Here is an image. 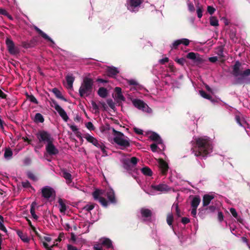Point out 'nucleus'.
Listing matches in <instances>:
<instances>
[{
    "instance_id": "1",
    "label": "nucleus",
    "mask_w": 250,
    "mask_h": 250,
    "mask_svg": "<svg viewBox=\"0 0 250 250\" xmlns=\"http://www.w3.org/2000/svg\"><path fill=\"white\" fill-rule=\"evenodd\" d=\"M36 136L38 140V145L35 146V149L41 148L43 144H46L45 150L49 155H56L59 153L58 149L53 144L54 139L50 133L42 130L38 131L36 134Z\"/></svg>"
},
{
    "instance_id": "2",
    "label": "nucleus",
    "mask_w": 250,
    "mask_h": 250,
    "mask_svg": "<svg viewBox=\"0 0 250 250\" xmlns=\"http://www.w3.org/2000/svg\"><path fill=\"white\" fill-rule=\"evenodd\" d=\"M212 145L208 138L199 137L195 139V145L192 148V152L197 157H206L212 151Z\"/></svg>"
},
{
    "instance_id": "3",
    "label": "nucleus",
    "mask_w": 250,
    "mask_h": 250,
    "mask_svg": "<svg viewBox=\"0 0 250 250\" xmlns=\"http://www.w3.org/2000/svg\"><path fill=\"white\" fill-rule=\"evenodd\" d=\"M244 65L239 61H237L235 62L234 64L232 66L231 74L234 77L237 78L236 80V84H243L245 77L250 75V69H245L244 68Z\"/></svg>"
},
{
    "instance_id": "4",
    "label": "nucleus",
    "mask_w": 250,
    "mask_h": 250,
    "mask_svg": "<svg viewBox=\"0 0 250 250\" xmlns=\"http://www.w3.org/2000/svg\"><path fill=\"white\" fill-rule=\"evenodd\" d=\"M105 129L108 130H112L113 134L114 136L113 141L115 143L121 147V149H124L130 146V140L124 133L115 130L113 127H111L108 124L106 125Z\"/></svg>"
},
{
    "instance_id": "5",
    "label": "nucleus",
    "mask_w": 250,
    "mask_h": 250,
    "mask_svg": "<svg viewBox=\"0 0 250 250\" xmlns=\"http://www.w3.org/2000/svg\"><path fill=\"white\" fill-rule=\"evenodd\" d=\"M94 82L91 78L84 77L79 88V92L81 97L89 96L93 90Z\"/></svg>"
},
{
    "instance_id": "6",
    "label": "nucleus",
    "mask_w": 250,
    "mask_h": 250,
    "mask_svg": "<svg viewBox=\"0 0 250 250\" xmlns=\"http://www.w3.org/2000/svg\"><path fill=\"white\" fill-rule=\"evenodd\" d=\"M5 44L10 54L15 55L19 53L20 50L19 48L15 45L14 42L10 37L6 38Z\"/></svg>"
},
{
    "instance_id": "7",
    "label": "nucleus",
    "mask_w": 250,
    "mask_h": 250,
    "mask_svg": "<svg viewBox=\"0 0 250 250\" xmlns=\"http://www.w3.org/2000/svg\"><path fill=\"white\" fill-rule=\"evenodd\" d=\"M52 103L53 105L51 106L55 109L64 121L67 122L69 119V117L64 110L59 105L55 100H52Z\"/></svg>"
},
{
    "instance_id": "8",
    "label": "nucleus",
    "mask_w": 250,
    "mask_h": 250,
    "mask_svg": "<svg viewBox=\"0 0 250 250\" xmlns=\"http://www.w3.org/2000/svg\"><path fill=\"white\" fill-rule=\"evenodd\" d=\"M102 194L101 190L96 189L92 192V196L95 200H98L101 204L104 207H107L108 206L107 201L103 197L100 196Z\"/></svg>"
},
{
    "instance_id": "9",
    "label": "nucleus",
    "mask_w": 250,
    "mask_h": 250,
    "mask_svg": "<svg viewBox=\"0 0 250 250\" xmlns=\"http://www.w3.org/2000/svg\"><path fill=\"white\" fill-rule=\"evenodd\" d=\"M42 194L44 198L49 199L52 196H55L56 192L53 188L46 186L42 188Z\"/></svg>"
},
{
    "instance_id": "10",
    "label": "nucleus",
    "mask_w": 250,
    "mask_h": 250,
    "mask_svg": "<svg viewBox=\"0 0 250 250\" xmlns=\"http://www.w3.org/2000/svg\"><path fill=\"white\" fill-rule=\"evenodd\" d=\"M216 209V208L215 206L211 205L209 206H207L204 208L202 207L199 209V214L203 216L204 215H208L210 213L214 212Z\"/></svg>"
},
{
    "instance_id": "11",
    "label": "nucleus",
    "mask_w": 250,
    "mask_h": 250,
    "mask_svg": "<svg viewBox=\"0 0 250 250\" xmlns=\"http://www.w3.org/2000/svg\"><path fill=\"white\" fill-rule=\"evenodd\" d=\"M188 59L192 60L194 62L199 64L204 62V60L200 57L199 54L194 52H189L187 55Z\"/></svg>"
},
{
    "instance_id": "12",
    "label": "nucleus",
    "mask_w": 250,
    "mask_h": 250,
    "mask_svg": "<svg viewBox=\"0 0 250 250\" xmlns=\"http://www.w3.org/2000/svg\"><path fill=\"white\" fill-rule=\"evenodd\" d=\"M132 102L135 107L143 111H146L148 107L145 102L140 99H133L132 100Z\"/></svg>"
},
{
    "instance_id": "13",
    "label": "nucleus",
    "mask_w": 250,
    "mask_h": 250,
    "mask_svg": "<svg viewBox=\"0 0 250 250\" xmlns=\"http://www.w3.org/2000/svg\"><path fill=\"white\" fill-rule=\"evenodd\" d=\"M38 43V40L36 37L33 38L29 41L21 42V46L25 49L31 48L35 47Z\"/></svg>"
},
{
    "instance_id": "14",
    "label": "nucleus",
    "mask_w": 250,
    "mask_h": 250,
    "mask_svg": "<svg viewBox=\"0 0 250 250\" xmlns=\"http://www.w3.org/2000/svg\"><path fill=\"white\" fill-rule=\"evenodd\" d=\"M144 0H129L127 9L131 12H135V9L143 3Z\"/></svg>"
},
{
    "instance_id": "15",
    "label": "nucleus",
    "mask_w": 250,
    "mask_h": 250,
    "mask_svg": "<svg viewBox=\"0 0 250 250\" xmlns=\"http://www.w3.org/2000/svg\"><path fill=\"white\" fill-rule=\"evenodd\" d=\"M151 188L154 190L161 192H168L171 190V188L165 184H160L158 185H152Z\"/></svg>"
},
{
    "instance_id": "16",
    "label": "nucleus",
    "mask_w": 250,
    "mask_h": 250,
    "mask_svg": "<svg viewBox=\"0 0 250 250\" xmlns=\"http://www.w3.org/2000/svg\"><path fill=\"white\" fill-rule=\"evenodd\" d=\"M84 138L90 143H91L97 147L101 146L100 145L103 143L102 142L98 141L96 138L87 133L84 135Z\"/></svg>"
},
{
    "instance_id": "17",
    "label": "nucleus",
    "mask_w": 250,
    "mask_h": 250,
    "mask_svg": "<svg viewBox=\"0 0 250 250\" xmlns=\"http://www.w3.org/2000/svg\"><path fill=\"white\" fill-rule=\"evenodd\" d=\"M158 164L161 173L163 175H166L168 169V166L167 163L163 159H159L158 161Z\"/></svg>"
},
{
    "instance_id": "18",
    "label": "nucleus",
    "mask_w": 250,
    "mask_h": 250,
    "mask_svg": "<svg viewBox=\"0 0 250 250\" xmlns=\"http://www.w3.org/2000/svg\"><path fill=\"white\" fill-rule=\"evenodd\" d=\"M214 198V195L213 194H206L203 197V207L205 208L209 205L211 200Z\"/></svg>"
},
{
    "instance_id": "19",
    "label": "nucleus",
    "mask_w": 250,
    "mask_h": 250,
    "mask_svg": "<svg viewBox=\"0 0 250 250\" xmlns=\"http://www.w3.org/2000/svg\"><path fill=\"white\" fill-rule=\"evenodd\" d=\"M115 92V97L117 99V102H119V101H125V98L122 93V89L120 87H116L114 89Z\"/></svg>"
},
{
    "instance_id": "20",
    "label": "nucleus",
    "mask_w": 250,
    "mask_h": 250,
    "mask_svg": "<svg viewBox=\"0 0 250 250\" xmlns=\"http://www.w3.org/2000/svg\"><path fill=\"white\" fill-rule=\"evenodd\" d=\"M34 29L35 31L40 35L41 36L44 40L50 42L53 44H54V42L45 33H44L42 30L39 28L37 26H34Z\"/></svg>"
},
{
    "instance_id": "21",
    "label": "nucleus",
    "mask_w": 250,
    "mask_h": 250,
    "mask_svg": "<svg viewBox=\"0 0 250 250\" xmlns=\"http://www.w3.org/2000/svg\"><path fill=\"white\" fill-rule=\"evenodd\" d=\"M106 195L110 203L113 204L116 203L115 192L112 189L110 188L107 190Z\"/></svg>"
},
{
    "instance_id": "22",
    "label": "nucleus",
    "mask_w": 250,
    "mask_h": 250,
    "mask_svg": "<svg viewBox=\"0 0 250 250\" xmlns=\"http://www.w3.org/2000/svg\"><path fill=\"white\" fill-rule=\"evenodd\" d=\"M61 175L66 180L67 184H70L72 182V175L70 173L67 172L66 169H63L61 170Z\"/></svg>"
},
{
    "instance_id": "23",
    "label": "nucleus",
    "mask_w": 250,
    "mask_h": 250,
    "mask_svg": "<svg viewBox=\"0 0 250 250\" xmlns=\"http://www.w3.org/2000/svg\"><path fill=\"white\" fill-rule=\"evenodd\" d=\"M119 72L118 69L115 67H108L106 71L107 75L110 77H114Z\"/></svg>"
},
{
    "instance_id": "24",
    "label": "nucleus",
    "mask_w": 250,
    "mask_h": 250,
    "mask_svg": "<svg viewBox=\"0 0 250 250\" xmlns=\"http://www.w3.org/2000/svg\"><path fill=\"white\" fill-rule=\"evenodd\" d=\"M149 138L154 142H157L158 144H162V140L160 136L156 132H153L149 136Z\"/></svg>"
},
{
    "instance_id": "25",
    "label": "nucleus",
    "mask_w": 250,
    "mask_h": 250,
    "mask_svg": "<svg viewBox=\"0 0 250 250\" xmlns=\"http://www.w3.org/2000/svg\"><path fill=\"white\" fill-rule=\"evenodd\" d=\"M201 202L200 198L199 196H195L191 202L192 208H197Z\"/></svg>"
},
{
    "instance_id": "26",
    "label": "nucleus",
    "mask_w": 250,
    "mask_h": 250,
    "mask_svg": "<svg viewBox=\"0 0 250 250\" xmlns=\"http://www.w3.org/2000/svg\"><path fill=\"white\" fill-rule=\"evenodd\" d=\"M52 92L55 94L56 97L64 101H66V99L62 95L61 91L57 88H54L52 89Z\"/></svg>"
},
{
    "instance_id": "27",
    "label": "nucleus",
    "mask_w": 250,
    "mask_h": 250,
    "mask_svg": "<svg viewBox=\"0 0 250 250\" xmlns=\"http://www.w3.org/2000/svg\"><path fill=\"white\" fill-rule=\"evenodd\" d=\"M97 93L101 98H105L108 94L107 90L103 87H100L98 90Z\"/></svg>"
},
{
    "instance_id": "28",
    "label": "nucleus",
    "mask_w": 250,
    "mask_h": 250,
    "mask_svg": "<svg viewBox=\"0 0 250 250\" xmlns=\"http://www.w3.org/2000/svg\"><path fill=\"white\" fill-rule=\"evenodd\" d=\"M75 78L72 75H67L66 76V81L68 85V88L72 89L73 88V83Z\"/></svg>"
},
{
    "instance_id": "29",
    "label": "nucleus",
    "mask_w": 250,
    "mask_h": 250,
    "mask_svg": "<svg viewBox=\"0 0 250 250\" xmlns=\"http://www.w3.org/2000/svg\"><path fill=\"white\" fill-rule=\"evenodd\" d=\"M141 213L142 216L145 218L150 217L152 216L151 211L147 208H142Z\"/></svg>"
},
{
    "instance_id": "30",
    "label": "nucleus",
    "mask_w": 250,
    "mask_h": 250,
    "mask_svg": "<svg viewBox=\"0 0 250 250\" xmlns=\"http://www.w3.org/2000/svg\"><path fill=\"white\" fill-rule=\"evenodd\" d=\"M58 203L59 204L60 207V211L61 213H65L67 208L65 204L63 202L62 199L60 198L58 200Z\"/></svg>"
},
{
    "instance_id": "31",
    "label": "nucleus",
    "mask_w": 250,
    "mask_h": 250,
    "mask_svg": "<svg viewBox=\"0 0 250 250\" xmlns=\"http://www.w3.org/2000/svg\"><path fill=\"white\" fill-rule=\"evenodd\" d=\"M17 234L23 242L25 243H28L29 242L30 239L26 234H24L22 231H18Z\"/></svg>"
},
{
    "instance_id": "32",
    "label": "nucleus",
    "mask_w": 250,
    "mask_h": 250,
    "mask_svg": "<svg viewBox=\"0 0 250 250\" xmlns=\"http://www.w3.org/2000/svg\"><path fill=\"white\" fill-rule=\"evenodd\" d=\"M44 118H43V116L41 113H37L36 114L34 119V121L35 123H42L44 122Z\"/></svg>"
},
{
    "instance_id": "33",
    "label": "nucleus",
    "mask_w": 250,
    "mask_h": 250,
    "mask_svg": "<svg viewBox=\"0 0 250 250\" xmlns=\"http://www.w3.org/2000/svg\"><path fill=\"white\" fill-rule=\"evenodd\" d=\"M36 205V202H33L31 205V208H30V213L32 215V216L33 218L37 220L38 219V216L35 213V206Z\"/></svg>"
},
{
    "instance_id": "34",
    "label": "nucleus",
    "mask_w": 250,
    "mask_h": 250,
    "mask_svg": "<svg viewBox=\"0 0 250 250\" xmlns=\"http://www.w3.org/2000/svg\"><path fill=\"white\" fill-rule=\"evenodd\" d=\"M141 171L145 175L148 176H151L152 175V170L147 167H143L141 169Z\"/></svg>"
},
{
    "instance_id": "35",
    "label": "nucleus",
    "mask_w": 250,
    "mask_h": 250,
    "mask_svg": "<svg viewBox=\"0 0 250 250\" xmlns=\"http://www.w3.org/2000/svg\"><path fill=\"white\" fill-rule=\"evenodd\" d=\"M199 93L202 97L213 102V100H212V97L210 95L207 94L205 91L201 90L199 91Z\"/></svg>"
},
{
    "instance_id": "36",
    "label": "nucleus",
    "mask_w": 250,
    "mask_h": 250,
    "mask_svg": "<svg viewBox=\"0 0 250 250\" xmlns=\"http://www.w3.org/2000/svg\"><path fill=\"white\" fill-rule=\"evenodd\" d=\"M102 245L106 246L108 248L112 247V241L108 238H105L102 242Z\"/></svg>"
},
{
    "instance_id": "37",
    "label": "nucleus",
    "mask_w": 250,
    "mask_h": 250,
    "mask_svg": "<svg viewBox=\"0 0 250 250\" xmlns=\"http://www.w3.org/2000/svg\"><path fill=\"white\" fill-rule=\"evenodd\" d=\"M27 99L31 102L35 104H38L39 102L36 98L33 95H29L27 93L26 94Z\"/></svg>"
},
{
    "instance_id": "38",
    "label": "nucleus",
    "mask_w": 250,
    "mask_h": 250,
    "mask_svg": "<svg viewBox=\"0 0 250 250\" xmlns=\"http://www.w3.org/2000/svg\"><path fill=\"white\" fill-rule=\"evenodd\" d=\"M210 24L213 26H217L219 25L218 21L216 17H211L209 19Z\"/></svg>"
},
{
    "instance_id": "39",
    "label": "nucleus",
    "mask_w": 250,
    "mask_h": 250,
    "mask_svg": "<svg viewBox=\"0 0 250 250\" xmlns=\"http://www.w3.org/2000/svg\"><path fill=\"white\" fill-rule=\"evenodd\" d=\"M173 221V215L171 213H169L167 214V224L170 227H173L172 226V223Z\"/></svg>"
},
{
    "instance_id": "40",
    "label": "nucleus",
    "mask_w": 250,
    "mask_h": 250,
    "mask_svg": "<svg viewBox=\"0 0 250 250\" xmlns=\"http://www.w3.org/2000/svg\"><path fill=\"white\" fill-rule=\"evenodd\" d=\"M199 3H198L197 5H196V7H197L196 12H197L198 18L200 19L202 18V17L203 16L202 13L203 11V9L202 6H199Z\"/></svg>"
},
{
    "instance_id": "41",
    "label": "nucleus",
    "mask_w": 250,
    "mask_h": 250,
    "mask_svg": "<svg viewBox=\"0 0 250 250\" xmlns=\"http://www.w3.org/2000/svg\"><path fill=\"white\" fill-rule=\"evenodd\" d=\"M224 47L222 46H218L216 48V54L221 58L224 57Z\"/></svg>"
},
{
    "instance_id": "42",
    "label": "nucleus",
    "mask_w": 250,
    "mask_h": 250,
    "mask_svg": "<svg viewBox=\"0 0 250 250\" xmlns=\"http://www.w3.org/2000/svg\"><path fill=\"white\" fill-rule=\"evenodd\" d=\"M13 155V152L11 149L9 148H6L4 154V157L5 158L7 159L9 158L12 157Z\"/></svg>"
},
{
    "instance_id": "43",
    "label": "nucleus",
    "mask_w": 250,
    "mask_h": 250,
    "mask_svg": "<svg viewBox=\"0 0 250 250\" xmlns=\"http://www.w3.org/2000/svg\"><path fill=\"white\" fill-rule=\"evenodd\" d=\"M27 177L32 180L33 181H37L38 180V178L37 176L31 171H28L27 172Z\"/></svg>"
},
{
    "instance_id": "44",
    "label": "nucleus",
    "mask_w": 250,
    "mask_h": 250,
    "mask_svg": "<svg viewBox=\"0 0 250 250\" xmlns=\"http://www.w3.org/2000/svg\"><path fill=\"white\" fill-rule=\"evenodd\" d=\"M94 207L95 204H91L90 205L87 204L83 207V209L87 212H90L94 208Z\"/></svg>"
},
{
    "instance_id": "45",
    "label": "nucleus",
    "mask_w": 250,
    "mask_h": 250,
    "mask_svg": "<svg viewBox=\"0 0 250 250\" xmlns=\"http://www.w3.org/2000/svg\"><path fill=\"white\" fill-rule=\"evenodd\" d=\"M173 207H175L176 214L177 217H180L181 216V214L180 209L179 208L178 203L175 202L173 205Z\"/></svg>"
},
{
    "instance_id": "46",
    "label": "nucleus",
    "mask_w": 250,
    "mask_h": 250,
    "mask_svg": "<svg viewBox=\"0 0 250 250\" xmlns=\"http://www.w3.org/2000/svg\"><path fill=\"white\" fill-rule=\"evenodd\" d=\"M123 164L125 168L126 169H130L131 167V164L129 161V159H125L124 160Z\"/></svg>"
},
{
    "instance_id": "47",
    "label": "nucleus",
    "mask_w": 250,
    "mask_h": 250,
    "mask_svg": "<svg viewBox=\"0 0 250 250\" xmlns=\"http://www.w3.org/2000/svg\"><path fill=\"white\" fill-rule=\"evenodd\" d=\"M138 160V159L136 157H132L130 159H129V161L130 164L132 165V167H134L137 165Z\"/></svg>"
},
{
    "instance_id": "48",
    "label": "nucleus",
    "mask_w": 250,
    "mask_h": 250,
    "mask_svg": "<svg viewBox=\"0 0 250 250\" xmlns=\"http://www.w3.org/2000/svg\"><path fill=\"white\" fill-rule=\"evenodd\" d=\"M21 184H22V186L23 188H31L33 189H34V188L31 186L30 183H29V182L27 180L25 181H24V182H22L21 183Z\"/></svg>"
},
{
    "instance_id": "49",
    "label": "nucleus",
    "mask_w": 250,
    "mask_h": 250,
    "mask_svg": "<svg viewBox=\"0 0 250 250\" xmlns=\"http://www.w3.org/2000/svg\"><path fill=\"white\" fill-rule=\"evenodd\" d=\"M180 44H183L185 46H188L189 44L190 41L186 38L180 39Z\"/></svg>"
},
{
    "instance_id": "50",
    "label": "nucleus",
    "mask_w": 250,
    "mask_h": 250,
    "mask_svg": "<svg viewBox=\"0 0 250 250\" xmlns=\"http://www.w3.org/2000/svg\"><path fill=\"white\" fill-rule=\"evenodd\" d=\"M175 61L179 64L183 66L185 62H186V60L185 59L183 58H181L180 59H176Z\"/></svg>"
},
{
    "instance_id": "51",
    "label": "nucleus",
    "mask_w": 250,
    "mask_h": 250,
    "mask_svg": "<svg viewBox=\"0 0 250 250\" xmlns=\"http://www.w3.org/2000/svg\"><path fill=\"white\" fill-rule=\"evenodd\" d=\"M107 103L109 106L112 109H114V108L115 107V104L113 102V100L111 99H107Z\"/></svg>"
},
{
    "instance_id": "52",
    "label": "nucleus",
    "mask_w": 250,
    "mask_h": 250,
    "mask_svg": "<svg viewBox=\"0 0 250 250\" xmlns=\"http://www.w3.org/2000/svg\"><path fill=\"white\" fill-rule=\"evenodd\" d=\"M85 126L87 127V128L89 130H94L95 129L94 126L93 125V124L90 122L87 123L85 124Z\"/></svg>"
},
{
    "instance_id": "53",
    "label": "nucleus",
    "mask_w": 250,
    "mask_h": 250,
    "mask_svg": "<svg viewBox=\"0 0 250 250\" xmlns=\"http://www.w3.org/2000/svg\"><path fill=\"white\" fill-rule=\"evenodd\" d=\"M180 44H181L180 40H176L172 43L171 48L176 49Z\"/></svg>"
},
{
    "instance_id": "54",
    "label": "nucleus",
    "mask_w": 250,
    "mask_h": 250,
    "mask_svg": "<svg viewBox=\"0 0 250 250\" xmlns=\"http://www.w3.org/2000/svg\"><path fill=\"white\" fill-rule=\"evenodd\" d=\"M91 104L93 109L95 110V113L99 112V107L97 104L94 101H92L91 102Z\"/></svg>"
},
{
    "instance_id": "55",
    "label": "nucleus",
    "mask_w": 250,
    "mask_h": 250,
    "mask_svg": "<svg viewBox=\"0 0 250 250\" xmlns=\"http://www.w3.org/2000/svg\"><path fill=\"white\" fill-rule=\"evenodd\" d=\"M188 10L191 12H193L195 11L194 6L192 2H189L188 3Z\"/></svg>"
},
{
    "instance_id": "56",
    "label": "nucleus",
    "mask_w": 250,
    "mask_h": 250,
    "mask_svg": "<svg viewBox=\"0 0 250 250\" xmlns=\"http://www.w3.org/2000/svg\"><path fill=\"white\" fill-rule=\"evenodd\" d=\"M207 10L209 14L212 15L214 13L215 9L211 6H208Z\"/></svg>"
},
{
    "instance_id": "57",
    "label": "nucleus",
    "mask_w": 250,
    "mask_h": 250,
    "mask_svg": "<svg viewBox=\"0 0 250 250\" xmlns=\"http://www.w3.org/2000/svg\"><path fill=\"white\" fill-rule=\"evenodd\" d=\"M235 119L237 123L240 126L243 125V123L244 122L243 120H242L239 116H236Z\"/></svg>"
},
{
    "instance_id": "58",
    "label": "nucleus",
    "mask_w": 250,
    "mask_h": 250,
    "mask_svg": "<svg viewBox=\"0 0 250 250\" xmlns=\"http://www.w3.org/2000/svg\"><path fill=\"white\" fill-rule=\"evenodd\" d=\"M229 210H230V212L231 213L232 215L234 217L237 218L238 214H237L236 209L234 208H230Z\"/></svg>"
},
{
    "instance_id": "59",
    "label": "nucleus",
    "mask_w": 250,
    "mask_h": 250,
    "mask_svg": "<svg viewBox=\"0 0 250 250\" xmlns=\"http://www.w3.org/2000/svg\"><path fill=\"white\" fill-rule=\"evenodd\" d=\"M100 146H99L98 148H100L101 149L103 154H104L105 155H107V152L105 150V146L104 145V144L103 143H102L100 145Z\"/></svg>"
},
{
    "instance_id": "60",
    "label": "nucleus",
    "mask_w": 250,
    "mask_h": 250,
    "mask_svg": "<svg viewBox=\"0 0 250 250\" xmlns=\"http://www.w3.org/2000/svg\"><path fill=\"white\" fill-rule=\"evenodd\" d=\"M158 147L156 144H152L150 145V148L152 151L156 152L158 149Z\"/></svg>"
},
{
    "instance_id": "61",
    "label": "nucleus",
    "mask_w": 250,
    "mask_h": 250,
    "mask_svg": "<svg viewBox=\"0 0 250 250\" xmlns=\"http://www.w3.org/2000/svg\"><path fill=\"white\" fill-rule=\"evenodd\" d=\"M190 222L189 218L187 217H182L181 219V222L184 224L186 225L188 224Z\"/></svg>"
},
{
    "instance_id": "62",
    "label": "nucleus",
    "mask_w": 250,
    "mask_h": 250,
    "mask_svg": "<svg viewBox=\"0 0 250 250\" xmlns=\"http://www.w3.org/2000/svg\"><path fill=\"white\" fill-rule=\"evenodd\" d=\"M218 219L219 222H221L224 219V215L221 211L218 212Z\"/></svg>"
},
{
    "instance_id": "63",
    "label": "nucleus",
    "mask_w": 250,
    "mask_h": 250,
    "mask_svg": "<svg viewBox=\"0 0 250 250\" xmlns=\"http://www.w3.org/2000/svg\"><path fill=\"white\" fill-rule=\"evenodd\" d=\"M42 244L44 247L46 249V250H52L53 247H49L47 243L45 242H42Z\"/></svg>"
},
{
    "instance_id": "64",
    "label": "nucleus",
    "mask_w": 250,
    "mask_h": 250,
    "mask_svg": "<svg viewBox=\"0 0 250 250\" xmlns=\"http://www.w3.org/2000/svg\"><path fill=\"white\" fill-rule=\"evenodd\" d=\"M67 248L68 250H80L77 247L70 244L67 245Z\"/></svg>"
}]
</instances>
